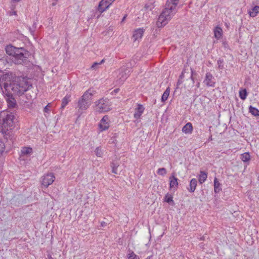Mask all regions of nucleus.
Returning a JSON list of instances; mask_svg holds the SVG:
<instances>
[{"label": "nucleus", "mask_w": 259, "mask_h": 259, "mask_svg": "<svg viewBox=\"0 0 259 259\" xmlns=\"http://www.w3.org/2000/svg\"><path fill=\"white\" fill-rule=\"evenodd\" d=\"M32 87L29 84L26 77L17 76L15 72L0 70V89L2 93L24 94Z\"/></svg>", "instance_id": "obj_1"}, {"label": "nucleus", "mask_w": 259, "mask_h": 259, "mask_svg": "<svg viewBox=\"0 0 259 259\" xmlns=\"http://www.w3.org/2000/svg\"><path fill=\"white\" fill-rule=\"evenodd\" d=\"M247 93L246 89H243L239 92V97L241 99L244 100L246 98Z\"/></svg>", "instance_id": "obj_27"}, {"label": "nucleus", "mask_w": 259, "mask_h": 259, "mask_svg": "<svg viewBox=\"0 0 259 259\" xmlns=\"http://www.w3.org/2000/svg\"><path fill=\"white\" fill-rule=\"evenodd\" d=\"M49 104H48L44 108V111L45 112H48L49 111V109L48 108Z\"/></svg>", "instance_id": "obj_41"}, {"label": "nucleus", "mask_w": 259, "mask_h": 259, "mask_svg": "<svg viewBox=\"0 0 259 259\" xmlns=\"http://www.w3.org/2000/svg\"><path fill=\"white\" fill-rule=\"evenodd\" d=\"M196 71L193 70L192 68H191V75H192L193 76H194V75H196Z\"/></svg>", "instance_id": "obj_40"}, {"label": "nucleus", "mask_w": 259, "mask_h": 259, "mask_svg": "<svg viewBox=\"0 0 259 259\" xmlns=\"http://www.w3.org/2000/svg\"><path fill=\"white\" fill-rule=\"evenodd\" d=\"M223 63V60L219 59L217 63H218V65L219 68L220 69H223L224 68L223 65H222Z\"/></svg>", "instance_id": "obj_37"}, {"label": "nucleus", "mask_w": 259, "mask_h": 259, "mask_svg": "<svg viewBox=\"0 0 259 259\" xmlns=\"http://www.w3.org/2000/svg\"><path fill=\"white\" fill-rule=\"evenodd\" d=\"M179 0H167L165 8L162 11L156 22L158 28L165 26L169 21L171 17L176 13V8Z\"/></svg>", "instance_id": "obj_2"}, {"label": "nucleus", "mask_w": 259, "mask_h": 259, "mask_svg": "<svg viewBox=\"0 0 259 259\" xmlns=\"http://www.w3.org/2000/svg\"><path fill=\"white\" fill-rule=\"evenodd\" d=\"M222 29L220 27H216L214 29V37L218 39L220 38L222 36Z\"/></svg>", "instance_id": "obj_19"}, {"label": "nucleus", "mask_w": 259, "mask_h": 259, "mask_svg": "<svg viewBox=\"0 0 259 259\" xmlns=\"http://www.w3.org/2000/svg\"><path fill=\"white\" fill-rule=\"evenodd\" d=\"M130 70L125 68H121L117 76V81L119 84H122L127 79L129 75Z\"/></svg>", "instance_id": "obj_8"}, {"label": "nucleus", "mask_w": 259, "mask_h": 259, "mask_svg": "<svg viewBox=\"0 0 259 259\" xmlns=\"http://www.w3.org/2000/svg\"><path fill=\"white\" fill-rule=\"evenodd\" d=\"M13 2H19L20 1H21V0H12Z\"/></svg>", "instance_id": "obj_51"}, {"label": "nucleus", "mask_w": 259, "mask_h": 259, "mask_svg": "<svg viewBox=\"0 0 259 259\" xmlns=\"http://www.w3.org/2000/svg\"><path fill=\"white\" fill-rule=\"evenodd\" d=\"M200 82H197L196 83V88H200Z\"/></svg>", "instance_id": "obj_47"}, {"label": "nucleus", "mask_w": 259, "mask_h": 259, "mask_svg": "<svg viewBox=\"0 0 259 259\" xmlns=\"http://www.w3.org/2000/svg\"><path fill=\"white\" fill-rule=\"evenodd\" d=\"M193 130L192 124L191 122H188L182 128V132L185 134H191Z\"/></svg>", "instance_id": "obj_17"}, {"label": "nucleus", "mask_w": 259, "mask_h": 259, "mask_svg": "<svg viewBox=\"0 0 259 259\" xmlns=\"http://www.w3.org/2000/svg\"><path fill=\"white\" fill-rule=\"evenodd\" d=\"M111 5V3H109L107 0H101L99 4L97 10L100 13H102L108 9Z\"/></svg>", "instance_id": "obj_11"}, {"label": "nucleus", "mask_w": 259, "mask_h": 259, "mask_svg": "<svg viewBox=\"0 0 259 259\" xmlns=\"http://www.w3.org/2000/svg\"><path fill=\"white\" fill-rule=\"evenodd\" d=\"M166 170L165 168H160L157 170V174L161 176H164L166 174Z\"/></svg>", "instance_id": "obj_31"}, {"label": "nucleus", "mask_w": 259, "mask_h": 259, "mask_svg": "<svg viewBox=\"0 0 259 259\" xmlns=\"http://www.w3.org/2000/svg\"><path fill=\"white\" fill-rule=\"evenodd\" d=\"M169 189L170 190H176L179 183L178 182V178L175 176V172L171 174V175L169 178Z\"/></svg>", "instance_id": "obj_12"}, {"label": "nucleus", "mask_w": 259, "mask_h": 259, "mask_svg": "<svg viewBox=\"0 0 259 259\" xmlns=\"http://www.w3.org/2000/svg\"><path fill=\"white\" fill-rule=\"evenodd\" d=\"M197 185V180L193 178L192 179L190 182V188H188V191L190 192H194L195 190L196 189V187Z\"/></svg>", "instance_id": "obj_18"}, {"label": "nucleus", "mask_w": 259, "mask_h": 259, "mask_svg": "<svg viewBox=\"0 0 259 259\" xmlns=\"http://www.w3.org/2000/svg\"><path fill=\"white\" fill-rule=\"evenodd\" d=\"M223 45H224V47H226V43L225 42H223Z\"/></svg>", "instance_id": "obj_52"}, {"label": "nucleus", "mask_w": 259, "mask_h": 259, "mask_svg": "<svg viewBox=\"0 0 259 259\" xmlns=\"http://www.w3.org/2000/svg\"><path fill=\"white\" fill-rule=\"evenodd\" d=\"M128 253V259H140L139 257L133 251H130Z\"/></svg>", "instance_id": "obj_30"}, {"label": "nucleus", "mask_w": 259, "mask_h": 259, "mask_svg": "<svg viewBox=\"0 0 259 259\" xmlns=\"http://www.w3.org/2000/svg\"><path fill=\"white\" fill-rule=\"evenodd\" d=\"M97 109L100 112H105L111 110L108 100L101 99L97 105Z\"/></svg>", "instance_id": "obj_7"}, {"label": "nucleus", "mask_w": 259, "mask_h": 259, "mask_svg": "<svg viewBox=\"0 0 259 259\" xmlns=\"http://www.w3.org/2000/svg\"><path fill=\"white\" fill-rule=\"evenodd\" d=\"M170 93V88L168 87L166 90L163 93L162 97H161V101L164 102H165L168 98Z\"/></svg>", "instance_id": "obj_25"}, {"label": "nucleus", "mask_w": 259, "mask_h": 259, "mask_svg": "<svg viewBox=\"0 0 259 259\" xmlns=\"http://www.w3.org/2000/svg\"><path fill=\"white\" fill-rule=\"evenodd\" d=\"M36 28V24L34 23L33 25V28L29 27V30L32 36H34V32Z\"/></svg>", "instance_id": "obj_35"}, {"label": "nucleus", "mask_w": 259, "mask_h": 259, "mask_svg": "<svg viewBox=\"0 0 259 259\" xmlns=\"http://www.w3.org/2000/svg\"><path fill=\"white\" fill-rule=\"evenodd\" d=\"M126 15L124 16V17H123V18L122 19L121 22H123L125 20V19H126Z\"/></svg>", "instance_id": "obj_49"}, {"label": "nucleus", "mask_w": 259, "mask_h": 259, "mask_svg": "<svg viewBox=\"0 0 259 259\" xmlns=\"http://www.w3.org/2000/svg\"><path fill=\"white\" fill-rule=\"evenodd\" d=\"M11 92H9V93H2L4 95L8 105V107L9 108H14L17 106V102L14 98V96L15 95H22L23 94H13Z\"/></svg>", "instance_id": "obj_6"}, {"label": "nucleus", "mask_w": 259, "mask_h": 259, "mask_svg": "<svg viewBox=\"0 0 259 259\" xmlns=\"http://www.w3.org/2000/svg\"><path fill=\"white\" fill-rule=\"evenodd\" d=\"M182 79H179L177 83V87H178L183 82Z\"/></svg>", "instance_id": "obj_42"}, {"label": "nucleus", "mask_w": 259, "mask_h": 259, "mask_svg": "<svg viewBox=\"0 0 259 259\" xmlns=\"http://www.w3.org/2000/svg\"><path fill=\"white\" fill-rule=\"evenodd\" d=\"M13 13H14V15H16V12L14 11V12H13Z\"/></svg>", "instance_id": "obj_55"}, {"label": "nucleus", "mask_w": 259, "mask_h": 259, "mask_svg": "<svg viewBox=\"0 0 259 259\" xmlns=\"http://www.w3.org/2000/svg\"><path fill=\"white\" fill-rule=\"evenodd\" d=\"M15 116L13 112L8 110L0 112V126L3 129L8 131L12 129L14 123Z\"/></svg>", "instance_id": "obj_4"}, {"label": "nucleus", "mask_w": 259, "mask_h": 259, "mask_svg": "<svg viewBox=\"0 0 259 259\" xmlns=\"http://www.w3.org/2000/svg\"><path fill=\"white\" fill-rule=\"evenodd\" d=\"M204 237L203 236V237H201L200 239H201V240H203V239H204Z\"/></svg>", "instance_id": "obj_54"}, {"label": "nucleus", "mask_w": 259, "mask_h": 259, "mask_svg": "<svg viewBox=\"0 0 259 259\" xmlns=\"http://www.w3.org/2000/svg\"><path fill=\"white\" fill-rule=\"evenodd\" d=\"M52 5H53V6H54V5H55V3H53V4H52Z\"/></svg>", "instance_id": "obj_56"}, {"label": "nucleus", "mask_w": 259, "mask_h": 259, "mask_svg": "<svg viewBox=\"0 0 259 259\" xmlns=\"http://www.w3.org/2000/svg\"><path fill=\"white\" fill-rule=\"evenodd\" d=\"M190 79L192 80V83L194 84L195 82L194 77L192 75H191Z\"/></svg>", "instance_id": "obj_46"}, {"label": "nucleus", "mask_w": 259, "mask_h": 259, "mask_svg": "<svg viewBox=\"0 0 259 259\" xmlns=\"http://www.w3.org/2000/svg\"><path fill=\"white\" fill-rule=\"evenodd\" d=\"M164 201H165L166 202H167L171 205L175 204V202L173 200L172 196H171V195H170L168 193H167L165 195V196L164 197Z\"/></svg>", "instance_id": "obj_23"}, {"label": "nucleus", "mask_w": 259, "mask_h": 259, "mask_svg": "<svg viewBox=\"0 0 259 259\" xmlns=\"http://www.w3.org/2000/svg\"><path fill=\"white\" fill-rule=\"evenodd\" d=\"M252 10L256 13H258L259 12V6H255L252 9Z\"/></svg>", "instance_id": "obj_38"}, {"label": "nucleus", "mask_w": 259, "mask_h": 259, "mask_svg": "<svg viewBox=\"0 0 259 259\" xmlns=\"http://www.w3.org/2000/svg\"><path fill=\"white\" fill-rule=\"evenodd\" d=\"M55 177L53 174H48L42 177L41 184L46 188L52 184L54 181Z\"/></svg>", "instance_id": "obj_9"}, {"label": "nucleus", "mask_w": 259, "mask_h": 259, "mask_svg": "<svg viewBox=\"0 0 259 259\" xmlns=\"http://www.w3.org/2000/svg\"><path fill=\"white\" fill-rule=\"evenodd\" d=\"M30 55V53L24 48H18L13 58V61L16 64L25 63L28 61Z\"/></svg>", "instance_id": "obj_5"}, {"label": "nucleus", "mask_w": 259, "mask_h": 259, "mask_svg": "<svg viewBox=\"0 0 259 259\" xmlns=\"http://www.w3.org/2000/svg\"><path fill=\"white\" fill-rule=\"evenodd\" d=\"M146 259H152L151 256L147 257Z\"/></svg>", "instance_id": "obj_53"}, {"label": "nucleus", "mask_w": 259, "mask_h": 259, "mask_svg": "<svg viewBox=\"0 0 259 259\" xmlns=\"http://www.w3.org/2000/svg\"><path fill=\"white\" fill-rule=\"evenodd\" d=\"M111 167L112 168V172L115 174H117V167H118V165H116L115 163H112Z\"/></svg>", "instance_id": "obj_34"}, {"label": "nucleus", "mask_w": 259, "mask_h": 259, "mask_svg": "<svg viewBox=\"0 0 259 259\" xmlns=\"http://www.w3.org/2000/svg\"><path fill=\"white\" fill-rule=\"evenodd\" d=\"M250 156L249 153L245 152L241 155L240 158L243 162H248L249 161V160L250 159Z\"/></svg>", "instance_id": "obj_26"}, {"label": "nucleus", "mask_w": 259, "mask_h": 259, "mask_svg": "<svg viewBox=\"0 0 259 259\" xmlns=\"http://www.w3.org/2000/svg\"><path fill=\"white\" fill-rule=\"evenodd\" d=\"M18 48L12 46H8L6 48V51L8 55L12 56L13 57L16 54Z\"/></svg>", "instance_id": "obj_16"}, {"label": "nucleus", "mask_w": 259, "mask_h": 259, "mask_svg": "<svg viewBox=\"0 0 259 259\" xmlns=\"http://www.w3.org/2000/svg\"><path fill=\"white\" fill-rule=\"evenodd\" d=\"M95 154L98 157H102L103 152L100 147H97L95 150Z\"/></svg>", "instance_id": "obj_32"}, {"label": "nucleus", "mask_w": 259, "mask_h": 259, "mask_svg": "<svg viewBox=\"0 0 259 259\" xmlns=\"http://www.w3.org/2000/svg\"><path fill=\"white\" fill-rule=\"evenodd\" d=\"M184 71H183L181 74L179 76V79H182L184 77Z\"/></svg>", "instance_id": "obj_44"}, {"label": "nucleus", "mask_w": 259, "mask_h": 259, "mask_svg": "<svg viewBox=\"0 0 259 259\" xmlns=\"http://www.w3.org/2000/svg\"><path fill=\"white\" fill-rule=\"evenodd\" d=\"M207 177V173L204 171H200V174L199 176L198 181L200 184L203 183L206 180Z\"/></svg>", "instance_id": "obj_21"}, {"label": "nucleus", "mask_w": 259, "mask_h": 259, "mask_svg": "<svg viewBox=\"0 0 259 259\" xmlns=\"http://www.w3.org/2000/svg\"><path fill=\"white\" fill-rule=\"evenodd\" d=\"M70 95H67L62 99L61 109H64L65 107L68 104L69 102L70 101Z\"/></svg>", "instance_id": "obj_20"}, {"label": "nucleus", "mask_w": 259, "mask_h": 259, "mask_svg": "<svg viewBox=\"0 0 259 259\" xmlns=\"http://www.w3.org/2000/svg\"><path fill=\"white\" fill-rule=\"evenodd\" d=\"M95 93L94 90L90 89L83 94L78 100L77 105L78 116H80L83 111L87 110L91 105L92 97Z\"/></svg>", "instance_id": "obj_3"}, {"label": "nucleus", "mask_w": 259, "mask_h": 259, "mask_svg": "<svg viewBox=\"0 0 259 259\" xmlns=\"http://www.w3.org/2000/svg\"><path fill=\"white\" fill-rule=\"evenodd\" d=\"M214 80L212 75L209 72H207L205 74L203 82L207 87H214L215 82Z\"/></svg>", "instance_id": "obj_10"}, {"label": "nucleus", "mask_w": 259, "mask_h": 259, "mask_svg": "<svg viewBox=\"0 0 259 259\" xmlns=\"http://www.w3.org/2000/svg\"><path fill=\"white\" fill-rule=\"evenodd\" d=\"M5 149V145L3 142L0 140V156L2 155V153Z\"/></svg>", "instance_id": "obj_33"}, {"label": "nucleus", "mask_w": 259, "mask_h": 259, "mask_svg": "<svg viewBox=\"0 0 259 259\" xmlns=\"http://www.w3.org/2000/svg\"><path fill=\"white\" fill-rule=\"evenodd\" d=\"M119 89H118V88L115 89V90H114L113 91V92H112V94H113V93H117L119 92Z\"/></svg>", "instance_id": "obj_45"}, {"label": "nucleus", "mask_w": 259, "mask_h": 259, "mask_svg": "<svg viewBox=\"0 0 259 259\" xmlns=\"http://www.w3.org/2000/svg\"><path fill=\"white\" fill-rule=\"evenodd\" d=\"M105 62V60L104 59H102L100 62H94L93 65H92L91 66V69L94 70V69H96L98 67V66L99 65H101L102 64H103V63H104Z\"/></svg>", "instance_id": "obj_29"}, {"label": "nucleus", "mask_w": 259, "mask_h": 259, "mask_svg": "<svg viewBox=\"0 0 259 259\" xmlns=\"http://www.w3.org/2000/svg\"><path fill=\"white\" fill-rule=\"evenodd\" d=\"M136 111L134 113V117L138 119L140 117L144 110V106L141 104H138L137 108H136Z\"/></svg>", "instance_id": "obj_15"}, {"label": "nucleus", "mask_w": 259, "mask_h": 259, "mask_svg": "<svg viewBox=\"0 0 259 259\" xmlns=\"http://www.w3.org/2000/svg\"><path fill=\"white\" fill-rule=\"evenodd\" d=\"M109 223L105 222H101V226L102 227H104L105 226L108 225Z\"/></svg>", "instance_id": "obj_43"}, {"label": "nucleus", "mask_w": 259, "mask_h": 259, "mask_svg": "<svg viewBox=\"0 0 259 259\" xmlns=\"http://www.w3.org/2000/svg\"><path fill=\"white\" fill-rule=\"evenodd\" d=\"M154 8V6H153V4H146L145 7H144V8L146 10H152V9Z\"/></svg>", "instance_id": "obj_36"}, {"label": "nucleus", "mask_w": 259, "mask_h": 259, "mask_svg": "<svg viewBox=\"0 0 259 259\" xmlns=\"http://www.w3.org/2000/svg\"><path fill=\"white\" fill-rule=\"evenodd\" d=\"M249 112L255 116H259V110L251 105L249 107Z\"/></svg>", "instance_id": "obj_24"}, {"label": "nucleus", "mask_w": 259, "mask_h": 259, "mask_svg": "<svg viewBox=\"0 0 259 259\" xmlns=\"http://www.w3.org/2000/svg\"><path fill=\"white\" fill-rule=\"evenodd\" d=\"M144 32V29L142 28H139L135 30L134 32L133 37L134 38V41L138 40L139 38H141L143 36Z\"/></svg>", "instance_id": "obj_14"}, {"label": "nucleus", "mask_w": 259, "mask_h": 259, "mask_svg": "<svg viewBox=\"0 0 259 259\" xmlns=\"http://www.w3.org/2000/svg\"><path fill=\"white\" fill-rule=\"evenodd\" d=\"M257 15V13H255V12L253 11H250L249 12V15L250 17H255Z\"/></svg>", "instance_id": "obj_39"}, {"label": "nucleus", "mask_w": 259, "mask_h": 259, "mask_svg": "<svg viewBox=\"0 0 259 259\" xmlns=\"http://www.w3.org/2000/svg\"><path fill=\"white\" fill-rule=\"evenodd\" d=\"M221 190V184L218 179L215 178L214 179V191L215 193H219Z\"/></svg>", "instance_id": "obj_22"}, {"label": "nucleus", "mask_w": 259, "mask_h": 259, "mask_svg": "<svg viewBox=\"0 0 259 259\" xmlns=\"http://www.w3.org/2000/svg\"><path fill=\"white\" fill-rule=\"evenodd\" d=\"M212 140V136H210L208 138V141Z\"/></svg>", "instance_id": "obj_50"}, {"label": "nucleus", "mask_w": 259, "mask_h": 259, "mask_svg": "<svg viewBox=\"0 0 259 259\" xmlns=\"http://www.w3.org/2000/svg\"><path fill=\"white\" fill-rule=\"evenodd\" d=\"M32 151V149L30 147H24L21 150V153L23 155H27L31 153Z\"/></svg>", "instance_id": "obj_28"}, {"label": "nucleus", "mask_w": 259, "mask_h": 259, "mask_svg": "<svg viewBox=\"0 0 259 259\" xmlns=\"http://www.w3.org/2000/svg\"><path fill=\"white\" fill-rule=\"evenodd\" d=\"M48 259H54V258L52 257L51 255L48 254Z\"/></svg>", "instance_id": "obj_48"}, {"label": "nucleus", "mask_w": 259, "mask_h": 259, "mask_svg": "<svg viewBox=\"0 0 259 259\" xmlns=\"http://www.w3.org/2000/svg\"><path fill=\"white\" fill-rule=\"evenodd\" d=\"M108 117L107 115L103 116L99 124L101 131H105L108 129L109 124L108 123Z\"/></svg>", "instance_id": "obj_13"}]
</instances>
